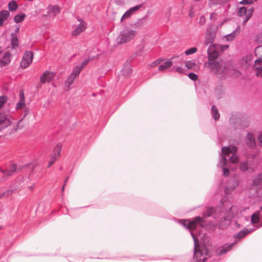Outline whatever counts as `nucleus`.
<instances>
[{
  "mask_svg": "<svg viewBox=\"0 0 262 262\" xmlns=\"http://www.w3.org/2000/svg\"><path fill=\"white\" fill-rule=\"evenodd\" d=\"M164 258H161L160 257H155V256H148V260H163L165 259Z\"/></svg>",
  "mask_w": 262,
  "mask_h": 262,
  "instance_id": "obj_53",
  "label": "nucleus"
},
{
  "mask_svg": "<svg viewBox=\"0 0 262 262\" xmlns=\"http://www.w3.org/2000/svg\"><path fill=\"white\" fill-rule=\"evenodd\" d=\"M236 122H241L240 124L236 125L235 124L234 122H233L234 125L235 126V127H236L237 128H238L239 129H244L249 126L248 122H247L246 121H242V120H241V118H237L236 119Z\"/></svg>",
  "mask_w": 262,
  "mask_h": 262,
  "instance_id": "obj_24",
  "label": "nucleus"
},
{
  "mask_svg": "<svg viewBox=\"0 0 262 262\" xmlns=\"http://www.w3.org/2000/svg\"><path fill=\"white\" fill-rule=\"evenodd\" d=\"M255 54L257 56V54L262 53V45L257 46L254 50Z\"/></svg>",
  "mask_w": 262,
  "mask_h": 262,
  "instance_id": "obj_50",
  "label": "nucleus"
},
{
  "mask_svg": "<svg viewBox=\"0 0 262 262\" xmlns=\"http://www.w3.org/2000/svg\"><path fill=\"white\" fill-rule=\"evenodd\" d=\"M133 71L130 66L127 64L124 66L123 69L121 70L120 73L122 75L124 76H128L130 75Z\"/></svg>",
  "mask_w": 262,
  "mask_h": 262,
  "instance_id": "obj_23",
  "label": "nucleus"
},
{
  "mask_svg": "<svg viewBox=\"0 0 262 262\" xmlns=\"http://www.w3.org/2000/svg\"><path fill=\"white\" fill-rule=\"evenodd\" d=\"M254 10L255 8L253 6L251 7L248 10H247V15L250 17H252L253 15Z\"/></svg>",
  "mask_w": 262,
  "mask_h": 262,
  "instance_id": "obj_49",
  "label": "nucleus"
},
{
  "mask_svg": "<svg viewBox=\"0 0 262 262\" xmlns=\"http://www.w3.org/2000/svg\"><path fill=\"white\" fill-rule=\"evenodd\" d=\"M251 18V17H249L247 15H244V18L242 22V25L245 26Z\"/></svg>",
  "mask_w": 262,
  "mask_h": 262,
  "instance_id": "obj_55",
  "label": "nucleus"
},
{
  "mask_svg": "<svg viewBox=\"0 0 262 262\" xmlns=\"http://www.w3.org/2000/svg\"><path fill=\"white\" fill-rule=\"evenodd\" d=\"M230 151V148L229 146H223L221 148V155L222 154H226Z\"/></svg>",
  "mask_w": 262,
  "mask_h": 262,
  "instance_id": "obj_46",
  "label": "nucleus"
},
{
  "mask_svg": "<svg viewBox=\"0 0 262 262\" xmlns=\"http://www.w3.org/2000/svg\"><path fill=\"white\" fill-rule=\"evenodd\" d=\"M233 31H235V33H237V35H238V34L240 33L241 31V27L239 25H238L235 30H234Z\"/></svg>",
  "mask_w": 262,
  "mask_h": 262,
  "instance_id": "obj_59",
  "label": "nucleus"
},
{
  "mask_svg": "<svg viewBox=\"0 0 262 262\" xmlns=\"http://www.w3.org/2000/svg\"><path fill=\"white\" fill-rule=\"evenodd\" d=\"M172 220L182 225L185 229L189 231L191 234V232H194L196 229V221L201 222L202 217L201 216H196L191 219H177L174 217H172Z\"/></svg>",
  "mask_w": 262,
  "mask_h": 262,
  "instance_id": "obj_5",
  "label": "nucleus"
},
{
  "mask_svg": "<svg viewBox=\"0 0 262 262\" xmlns=\"http://www.w3.org/2000/svg\"><path fill=\"white\" fill-rule=\"evenodd\" d=\"M176 57V56L174 55L169 58H164V59L159 66L158 70L160 72H164L165 70L170 68L173 64L172 60Z\"/></svg>",
  "mask_w": 262,
  "mask_h": 262,
  "instance_id": "obj_10",
  "label": "nucleus"
},
{
  "mask_svg": "<svg viewBox=\"0 0 262 262\" xmlns=\"http://www.w3.org/2000/svg\"><path fill=\"white\" fill-rule=\"evenodd\" d=\"M164 59V57H163L158 58L157 59L151 62L150 64H148V68L155 67L158 65H160V64L163 61Z\"/></svg>",
  "mask_w": 262,
  "mask_h": 262,
  "instance_id": "obj_32",
  "label": "nucleus"
},
{
  "mask_svg": "<svg viewBox=\"0 0 262 262\" xmlns=\"http://www.w3.org/2000/svg\"><path fill=\"white\" fill-rule=\"evenodd\" d=\"M188 16L190 17V18H192L193 17H194V12L192 10H190L189 11V13H188Z\"/></svg>",
  "mask_w": 262,
  "mask_h": 262,
  "instance_id": "obj_60",
  "label": "nucleus"
},
{
  "mask_svg": "<svg viewBox=\"0 0 262 262\" xmlns=\"http://www.w3.org/2000/svg\"><path fill=\"white\" fill-rule=\"evenodd\" d=\"M237 36V33H235V31H232L229 34H228L224 36L225 40L227 41H232L234 40Z\"/></svg>",
  "mask_w": 262,
  "mask_h": 262,
  "instance_id": "obj_26",
  "label": "nucleus"
},
{
  "mask_svg": "<svg viewBox=\"0 0 262 262\" xmlns=\"http://www.w3.org/2000/svg\"><path fill=\"white\" fill-rule=\"evenodd\" d=\"M210 2L215 5H221V0H210Z\"/></svg>",
  "mask_w": 262,
  "mask_h": 262,
  "instance_id": "obj_58",
  "label": "nucleus"
},
{
  "mask_svg": "<svg viewBox=\"0 0 262 262\" xmlns=\"http://www.w3.org/2000/svg\"><path fill=\"white\" fill-rule=\"evenodd\" d=\"M11 45L12 48L15 49L19 45V41L17 36L15 33H12L11 34Z\"/></svg>",
  "mask_w": 262,
  "mask_h": 262,
  "instance_id": "obj_22",
  "label": "nucleus"
},
{
  "mask_svg": "<svg viewBox=\"0 0 262 262\" xmlns=\"http://www.w3.org/2000/svg\"><path fill=\"white\" fill-rule=\"evenodd\" d=\"M76 77L72 75L71 73L68 77L67 80L66 81V84L69 87L71 84H73L74 80H75Z\"/></svg>",
  "mask_w": 262,
  "mask_h": 262,
  "instance_id": "obj_38",
  "label": "nucleus"
},
{
  "mask_svg": "<svg viewBox=\"0 0 262 262\" xmlns=\"http://www.w3.org/2000/svg\"><path fill=\"white\" fill-rule=\"evenodd\" d=\"M236 242H233L231 243H226L219 247L215 251L217 256H222L231 251L236 246Z\"/></svg>",
  "mask_w": 262,
  "mask_h": 262,
  "instance_id": "obj_8",
  "label": "nucleus"
},
{
  "mask_svg": "<svg viewBox=\"0 0 262 262\" xmlns=\"http://www.w3.org/2000/svg\"><path fill=\"white\" fill-rule=\"evenodd\" d=\"M253 183L255 185H258V183H262V176L259 174L257 178H255L253 180Z\"/></svg>",
  "mask_w": 262,
  "mask_h": 262,
  "instance_id": "obj_47",
  "label": "nucleus"
},
{
  "mask_svg": "<svg viewBox=\"0 0 262 262\" xmlns=\"http://www.w3.org/2000/svg\"><path fill=\"white\" fill-rule=\"evenodd\" d=\"M15 189H14L13 187H10L8 188L6 191H4L3 193H1L2 198L4 196H8L12 194L14 191H15Z\"/></svg>",
  "mask_w": 262,
  "mask_h": 262,
  "instance_id": "obj_39",
  "label": "nucleus"
},
{
  "mask_svg": "<svg viewBox=\"0 0 262 262\" xmlns=\"http://www.w3.org/2000/svg\"><path fill=\"white\" fill-rule=\"evenodd\" d=\"M11 54L9 52H6L0 60L1 66H6L10 63L11 59Z\"/></svg>",
  "mask_w": 262,
  "mask_h": 262,
  "instance_id": "obj_18",
  "label": "nucleus"
},
{
  "mask_svg": "<svg viewBox=\"0 0 262 262\" xmlns=\"http://www.w3.org/2000/svg\"><path fill=\"white\" fill-rule=\"evenodd\" d=\"M26 17V15L24 13H21L19 14L15 15L14 17V21L15 23H19L23 21L25 18Z\"/></svg>",
  "mask_w": 262,
  "mask_h": 262,
  "instance_id": "obj_31",
  "label": "nucleus"
},
{
  "mask_svg": "<svg viewBox=\"0 0 262 262\" xmlns=\"http://www.w3.org/2000/svg\"><path fill=\"white\" fill-rule=\"evenodd\" d=\"M235 225L237 228H239L241 227V225L237 222H235Z\"/></svg>",
  "mask_w": 262,
  "mask_h": 262,
  "instance_id": "obj_63",
  "label": "nucleus"
},
{
  "mask_svg": "<svg viewBox=\"0 0 262 262\" xmlns=\"http://www.w3.org/2000/svg\"><path fill=\"white\" fill-rule=\"evenodd\" d=\"M10 123V117L0 113V130L8 127Z\"/></svg>",
  "mask_w": 262,
  "mask_h": 262,
  "instance_id": "obj_15",
  "label": "nucleus"
},
{
  "mask_svg": "<svg viewBox=\"0 0 262 262\" xmlns=\"http://www.w3.org/2000/svg\"><path fill=\"white\" fill-rule=\"evenodd\" d=\"M262 64V55H260L258 58L256 59L254 61V66L255 68L259 72L262 71V67L260 65Z\"/></svg>",
  "mask_w": 262,
  "mask_h": 262,
  "instance_id": "obj_28",
  "label": "nucleus"
},
{
  "mask_svg": "<svg viewBox=\"0 0 262 262\" xmlns=\"http://www.w3.org/2000/svg\"><path fill=\"white\" fill-rule=\"evenodd\" d=\"M33 56L34 54L32 51H26L23 54L20 66L24 69L28 67L32 62Z\"/></svg>",
  "mask_w": 262,
  "mask_h": 262,
  "instance_id": "obj_9",
  "label": "nucleus"
},
{
  "mask_svg": "<svg viewBox=\"0 0 262 262\" xmlns=\"http://www.w3.org/2000/svg\"><path fill=\"white\" fill-rule=\"evenodd\" d=\"M81 71V68L79 67V65H77L73 69L71 74L76 77L79 76Z\"/></svg>",
  "mask_w": 262,
  "mask_h": 262,
  "instance_id": "obj_33",
  "label": "nucleus"
},
{
  "mask_svg": "<svg viewBox=\"0 0 262 262\" xmlns=\"http://www.w3.org/2000/svg\"><path fill=\"white\" fill-rule=\"evenodd\" d=\"M171 71H176L181 74H185L186 72V70L185 69L179 66H173L171 69Z\"/></svg>",
  "mask_w": 262,
  "mask_h": 262,
  "instance_id": "obj_35",
  "label": "nucleus"
},
{
  "mask_svg": "<svg viewBox=\"0 0 262 262\" xmlns=\"http://www.w3.org/2000/svg\"><path fill=\"white\" fill-rule=\"evenodd\" d=\"M250 0H242L239 2V4L242 5H252Z\"/></svg>",
  "mask_w": 262,
  "mask_h": 262,
  "instance_id": "obj_52",
  "label": "nucleus"
},
{
  "mask_svg": "<svg viewBox=\"0 0 262 262\" xmlns=\"http://www.w3.org/2000/svg\"><path fill=\"white\" fill-rule=\"evenodd\" d=\"M61 147V144L60 143H58L54 147L52 155L51 157H54L56 160H57L60 155Z\"/></svg>",
  "mask_w": 262,
  "mask_h": 262,
  "instance_id": "obj_19",
  "label": "nucleus"
},
{
  "mask_svg": "<svg viewBox=\"0 0 262 262\" xmlns=\"http://www.w3.org/2000/svg\"><path fill=\"white\" fill-rule=\"evenodd\" d=\"M10 16V13L7 10L0 11V25H3L5 20H7Z\"/></svg>",
  "mask_w": 262,
  "mask_h": 262,
  "instance_id": "obj_21",
  "label": "nucleus"
},
{
  "mask_svg": "<svg viewBox=\"0 0 262 262\" xmlns=\"http://www.w3.org/2000/svg\"><path fill=\"white\" fill-rule=\"evenodd\" d=\"M214 13H211L210 16V19L211 20H213V19H215V18L214 17H213V15H214Z\"/></svg>",
  "mask_w": 262,
  "mask_h": 262,
  "instance_id": "obj_64",
  "label": "nucleus"
},
{
  "mask_svg": "<svg viewBox=\"0 0 262 262\" xmlns=\"http://www.w3.org/2000/svg\"><path fill=\"white\" fill-rule=\"evenodd\" d=\"M7 97L5 95L0 96V108H2L4 104L7 102Z\"/></svg>",
  "mask_w": 262,
  "mask_h": 262,
  "instance_id": "obj_43",
  "label": "nucleus"
},
{
  "mask_svg": "<svg viewBox=\"0 0 262 262\" xmlns=\"http://www.w3.org/2000/svg\"><path fill=\"white\" fill-rule=\"evenodd\" d=\"M215 38V33L214 31H210L207 33L205 37V40L204 42V46H209L212 44H215L214 41Z\"/></svg>",
  "mask_w": 262,
  "mask_h": 262,
  "instance_id": "obj_13",
  "label": "nucleus"
},
{
  "mask_svg": "<svg viewBox=\"0 0 262 262\" xmlns=\"http://www.w3.org/2000/svg\"><path fill=\"white\" fill-rule=\"evenodd\" d=\"M19 29H20V28L19 26L17 27L15 30H14V33H15V34H16L17 33H19Z\"/></svg>",
  "mask_w": 262,
  "mask_h": 262,
  "instance_id": "obj_62",
  "label": "nucleus"
},
{
  "mask_svg": "<svg viewBox=\"0 0 262 262\" xmlns=\"http://www.w3.org/2000/svg\"><path fill=\"white\" fill-rule=\"evenodd\" d=\"M9 11L12 12L16 10L18 8V5L14 0H12L8 3Z\"/></svg>",
  "mask_w": 262,
  "mask_h": 262,
  "instance_id": "obj_30",
  "label": "nucleus"
},
{
  "mask_svg": "<svg viewBox=\"0 0 262 262\" xmlns=\"http://www.w3.org/2000/svg\"><path fill=\"white\" fill-rule=\"evenodd\" d=\"M257 141L262 144V134H259L257 137Z\"/></svg>",
  "mask_w": 262,
  "mask_h": 262,
  "instance_id": "obj_61",
  "label": "nucleus"
},
{
  "mask_svg": "<svg viewBox=\"0 0 262 262\" xmlns=\"http://www.w3.org/2000/svg\"><path fill=\"white\" fill-rule=\"evenodd\" d=\"M236 12L237 15L238 17H243L247 15V10L244 6L241 7L237 6L236 7Z\"/></svg>",
  "mask_w": 262,
  "mask_h": 262,
  "instance_id": "obj_25",
  "label": "nucleus"
},
{
  "mask_svg": "<svg viewBox=\"0 0 262 262\" xmlns=\"http://www.w3.org/2000/svg\"><path fill=\"white\" fill-rule=\"evenodd\" d=\"M215 97L218 99H220L222 97L223 92L221 86H217L215 88Z\"/></svg>",
  "mask_w": 262,
  "mask_h": 262,
  "instance_id": "obj_36",
  "label": "nucleus"
},
{
  "mask_svg": "<svg viewBox=\"0 0 262 262\" xmlns=\"http://www.w3.org/2000/svg\"><path fill=\"white\" fill-rule=\"evenodd\" d=\"M26 105L25 101L24 100H19V101L16 103V109H20L24 108Z\"/></svg>",
  "mask_w": 262,
  "mask_h": 262,
  "instance_id": "obj_44",
  "label": "nucleus"
},
{
  "mask_svg": "<svg viewBox=\"0 0 262 262\" xmlns=\"http://www.w3.org/2000/svg\"><path fill=\"white\" fill-rule=\"evenodd\" d=\"M212 117L214 121H216L220 119V114L219 110L216 105H212L211 108Z\"/></svg>",
  "mask_w": 262,
  "mask_h": 262,
  "instance_id": "obj_20",
  "label": "nucleus"
},
{
  "mask_svg": "<svg viewBox=\"0 0 262 262\" xmlns=\"http://www.w3.org/2000/svg\"><path fill=\"white\" fill-rule=\"evenodd\" d=\"M16 164H13L11 165L9 169L3 170L0 168V171L6 177L11 176L16 170Z\"/></svg>",
  "mask_w": 262,
  "mask_h": 262,
  "instance_id": "obj_17",
  "label": "nucleus"
},
{
  "mask_svg": "<svg viewBox=\"0 0 262 262\" xmlns=\"http://www.w3.org/2000/svg\"><path fill=\"white\" fill-rule=\"evenodd\" d=\"M146 27V20L144 18L138 20L136 24V28L137 29H143Z\"/></svg>",
  "mask_w": 262,
  "mask_h": 262,
  "instance_id": "obj_29",
  "label": "nucleus"
},
{
  "mask_svg": "<svg viewBox=\"0 0 262 262\" xmlns=\"http://www.w3.org/2000/svg\"><path fill=\"white\" fill-rule=\"evenodd\" d=\"M136 35V31L134 30H124L122 31L117 37V42L119 44H123L128 42L132 39Z\"/></svg>",
  "mask_w": 262,
  "mask_h": 262,
  "instance_id": "obj_6",
  "label": "nucleus"
},
{
  "mask_svg": "<svg viewBox=\"0 0 262 262\" xmlns=\"http://www.w3.org/2000/svg\"><path fill=\"white\" fill-rule=\"evenodd\" d=\"M224 188V195L221 198L220 203L216 206H209L204 213L207 216H213L217 219L220 225H230L232 220L238 214V207L231 203L232 190L238 186L239 181L238 177L234 175L228 178Z\"/></svg>",
  "mask_w": 262,
  "mask_h": 262,
  "instance_id": "obj_1",
  "label": "nucleus"
},
{
  "mask_svg": "<svg viewBox=\"0 0 262 262\" xmlns=\"http://www.w3.org/2000/svg\"><path fill=\"white\" fill-rule=\"evenodd\" d=\"M77 20L80 22L78 26L72 32V35L74 36H76L83 32L86 29V24L80 18H78Z\"/></svg>",
  "mask_w": 262,
  "mask_h": 262,
  "instance_id": "obj_11",
  "label": "nucleus"
},
{
  "mask_svg": "<svg viewBox=\"0 0 262 262\" xmlns=\"http://www.w3.org/2000/svg\"><path fill=\"white\" fill-rule=\"evenodd\" d=\"M187 76L190 79L193 81H195L198 79V75L193 72H189Z\"/></svg>",
  "mask_w": 262,
  "mask_h": 262,
  "instance_id": "obj_41",
  "label": "nucleus"
},
{
  "mask_svg": "<svg viewBox=\"0 0 262 262\" xmlns=\"http://www.w3.org/2000/svg\"><path fill=\"white\" fill-rule=\"evenodd\" d=\"M229 47L228 44L215 43L210 45L207 50L208 61L204 63V66L210 70H215V74L221 79L237 78L241 74V72L235 67L232 61L226 63L222 59L216 60Z\"/></svg>",
  "mask_w": 262,
  "mask_h": 262,
  "instance_id": "obj_2",
  "label": "nucleus"
},
{
  "mask_svg": "<svg viewBox=\"0 0 262 262\" xmlns=\"http://www.w3.org/2000/svg\"><path fill=\"white\" fill-rule=\"evenodd\" d=\"M19 97L20 100L25 101V94L23 90H20L19 92Z\"/></svg>",
  "mask_w": 262,
  "mask_h": 262,
  "instance_id": "obj_54",
  "label": "nucleus"
},
{
  "mask_svg": "<svg viewBox=\"0 0 262 262\" xmlns=\"http://www.w3.org/2000/svg\"><path fill=\"white\" fill-rule=\"evenodd\" d=\"M151 207H150V212H151ZM162 209L161 208H158L157 209V212L155 213H152L151 212H150V213H151L153 215H156V216H159V217H163V218H168V217L167 216V214L165 213H161L160 212V211Z\"/></svg>",
  "mask_w": 262,
  "mask_h": 262,
  "instance_id": "obj_40",
  "label": "nucleus"
},
{
  "mask_svg": "<svg viewBox=\"0 0 262 262\" xmlns=\"http://www.w3.org/2000/svg\"><path fill=\"white\" fill-rule=\"evenodd\" d=\"M262 227V225L256 227L255 228H248L247 227H244L243 229L235 233L233 237L234 239L233 242H236V245L237 243L242 240L243 238H244L249 233L254 232L256 230L261 228Z\"/></svg>",
  "mask_w": 262,
  "mask_h": 262,
  "instance_id": "obj_7",
  "label": "nucleus"
},
{
  "mask_svg": "<svg viewBox=\"0 0 262 262\" xmlns=\"http://www.w3.org/2000/svg\"><path fill=\"white\" fill-rule=\"evenodd\" d=\"M255 41L258 43H262V33H258L256 35Z\"/></svg>",
  "mask_w": 262,
  "mask_h": 262,
  "instance_id": "obj_48",
  "label": "nucleus"
},
{
  "mask_svg": "<svg viewBox=\"0 0 262 262\" xmlns=\"http://www.w3.org/2000/svg\"><path fill=\"white\" fill-rule=\"evenodd\" d=\"M185 64L187 69H193L196 66L195 62L192 60L186 61Z\"/></svg>",
  "mask_w": 262,
  "mask_h": 262,
  "instance_id": "obj_37",
  "label": "nucleus"
},
{
  "mask_svg": "<svg viewBox=\"0 0 262 262\" xmlns=\"http://www.w3.org/2000/svg\"><path fill=\"white\" fill-rule=\"evenodd\" d=\"M197 51L198 48L196 47H192L186 50L185 51V54L186 55H190L196 53Z\"/></svg>",
  "mask_w": 262,
  "mask_h": 262,
  "instance_id": "obj_34",
  "label": "nucleus"
},
{
  "mask_svg": "<svg viewBox=\"0 0 262 262\" xmlns=\"http://www.w3.org/2000/svg\"><path fill=\"white\" fill-rule=\"evenodd\" d=\"M207 207L206 208H207ZM207 209H206L203 212V216L205 217H208L207 216L204 215V212L206 211ZM209 216V217H210ZM212 217L215 221L216 222V223H214L213 221H205L202 217V221L199 222L196 221V230H200L203 232V229L205 230V231L208 232L209 233H213L215 230L216 228L218 227L219 228H226L228 227L229 225H228L227 226H222L220 225L219 224V221L217 219H214L212 216Z\"/></svg>",
  "mask_w": 262,
  "mask_h": 262,
  "instance_id": "obj_4",
  "label": "nucleus"
},
{
  "mask_svg": "<svg viewBox=\"0 0 262 262\" xmlns=\"http://www.w3.org/2000/svg\"><path fill=\"white\" fill-rule=\"evenodd\" d=\"M245 142L247 147L255 148L256 146V140L255 137L250 132H248L245 138Z\"/></svg>",
  "mask_w": 262,
  "mask_h": 262,
  "instance_id": "obj_14",
  "label": "nucleus"
},
{
  "mask_svg": "<svg viewBox=\"0 0 262 262\" xmlns=\"http://www.w3.org/2000/svg\"><path fill=\"white\" fill-rule=\"evenodd\" d=\"M222 170V174L224 177H228L230 174V170L228 168L224 167L221 168Z\"/></svg>",
  "mask_w": 262,
  "mask_h": 262,
  "instance_id": "obj_45",
  "label": "nucleus"
},
{
  "mask_svg": "<svg viewBox=\"0 0 262 262\" xmlns=\"http://www.w3.org/2000/svg\"><path fill=\"white\" fill-rule=\"evenodd\" d=\"M55 74L53 72L46 70L40 77V81L42 83H49L54 78Z\"/></svg>",
  "mask_w": 262,
  "mask_h": 262,
  "instance_id": "obj_12",
  "label": "nucleus"
},
{
  "mask_svg": "<svg viewBox=\"0 0 262 262\" xmlns=\"http://www.w3.org/2000/svg\"><path fill=\"white\" fill-rule=\"evenodd\" d=\"M56 160H56L54 157H51L50 160L49 161V163L48 164V167H51Z\"/></svg>",
  "mask_w": 262,
  "mask_h": 262,
  "instance_id": "obj_56",
  "label": "nucleus"
},
{
  "mask_svg": "<svg viewBox=\"0 0 262 262\" xmlns=\"http://www.w3.org/2000/svg\"><path fill=\"white\" fill-rule=\"evenodd\" d=\"M142 5H136L134 7H133L129 8L128 10H127L125 13L123 15L121 18V20H122L123 18H126L129 17L136 11L139 10L141 8Z\"/></svg>",
  "mask_w": 262,
  "mask_h": 262,
  "instance_id": "obj_16",
  "label": "nucleus"
},
{
  "mask_svg": "<svg viewBox=\"0 0 262 262\" xmlns=\"http://www.w3.org/2000/svg\"><path fill=\"white\" fill-rule=\"evenodd\" d=\"M220 158L219 163L217 164L218 168H223L225 167L226 164L227 158L225 156L220 155Z\"/></svg>",
  "mask_w": 262,
  "mask_h": 262,
  "instance_id": "obj_27",
  "label": "nucleus"
},
{
  "mask_svg": "<svg viewBox=\"0 0 262 262\" xmlns=\"http://www.w3.org/2000/svg\"><path fill=\"white\" fill-rule=\"evenodd\" d=\"M193 241V262H205L213 253L212 243L210 236L200 230L191 232Z\"/></svg>",
  "mask_w": 262,
  "mask_h": 262,
  "instance_id": "obj_3",
  "label": "nucleus"
},
{
  "mask_svg": "<svg viewBox=\"0 0 262 262\" xmlns=\"http://www.w3.org/2000/svg\"><path fill=\"white\" fill-rule=\"evenodd\" d=\"M29 114V110L28 109H25V111H24V113H23V118L21 119H20V120H19L17 123V127H18L19 125V124L20 123V122H21L22 120Z\"/></svg>",
  "mask_w": 262,
  "mask_h": 262,
  "instance_id": "obj_51",
  "label": "nucleus"
},
{
  "mask_svg": "<svg viewBox=\"0 0 262 262\" xmlns=\"http://www.w3.org/2000/svg\"><path fill=\"white\" fill-rule=\"evenodd\" d=\"M52 10L53 12L55 13H58L60 12L59 8L56 6L53 7Z\"/></svg>",
  "mask_w": 262,
  "mask_h": 262,
  "instance_id": "obj_57",
  "label": "nucleus"
},
{
  "mask_svg": "<svg viewBox=\"0 0 262 262\" xmlns=\"http://www.w3.org/2000/svg\"><path fill=\"white\" fill-rule=\"evenodd\" d=\"M95 58V57L93 56V57H89L88 58L86 59L85 60H84L81 64L80 66H79V67H81V69L82 70V68L83 67L85 66L86 65H87L89 62L94 59Z\"/></svg>",
  "mask_w": 262,
  "mask_h": 262,
  "instance_id": "obj_42",
  "label": "nucleus"
}]
</instances>
